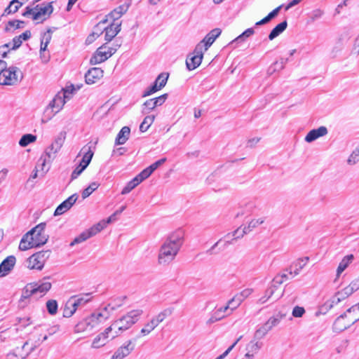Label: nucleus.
<instances>
[{
	"label": "nucleus",
	"mask_w": 359,
	"mask_h": 359,
	"mask_svg": "<svg viewBox=\"0 0 359 359\" xmlns=\"http://www.w3.org/2000/svg\"><path fill=\"white\" fill-rule=\"evenodd\" d=\"M184 238V233L182 229H177L166 237L158 250V265L166 266L175 260L183 245Z\"/></svg>",
	"instance_id": "1"
},
{
	"label": "nucleus",
	"mask_w": 359,
	"mask_h": 359,
	"mask_svg": "<svg viewBox=\"0 0 359 359\" xmlns=\"http://www.w3.org/2000/svg\"><path fill=\"white\" fill-rule=\"evenodd\" d=\"M142 314L143 310L134 309L114 321L111 326L108 327V331L112 332L111 334V338L114 339L118 337L131 327L140 320Z\"/></svg>",
	"instance_id": "2"
},
{
	"label": "nucleus",
	"mask_w": 359,
	"mask_h": 359,
	"mask_svg": "<svg viewBox=\"0 0 359 359\" xmlns=\"http://www.w3.org/2000/svg\"><path fill=\"white\" fill-rule=\"evenodd\" d=\"M73 88L65 89L59 92L46 108L42 118L43 122H47L50 120L57 113H58L64 107L67 101L69 100L73 94Z\"/></svg>",
	"instance_id": "3"
},
{
	"label": "nucleus",
	"mask_w": 359,
	"mask_h": 359,
	"mask_svg": "<svg viewBox=\"0 0 359 359\" xmlns=\"http://www.w3.org/2000/svg\"><path fill=\"white\" fill-rule=\"evenodd\" d=\"M287 280H288L287 274H280L275 276L270 285L264 292V295L259 299V303L262 304L278 299L283 295L280 285Z\"/></svg>",
	"instance_id": "4"
},
{
	"label": "nucleus",
	"mask_w": 359,
	"mask_h": 359,
	"mask_svg": "<svg viewBox=\"0 0 359 359\" xmlns=\"http://www.w3.org/2000/svg\"><path fill=\"white\" fill-rule=\"evenodd\" d=\"M53 2L42 4L34 8L27 7L22 13L25 17H29L33 20L42 22L48 19L53 11Z\"/></svg>",
	"instance_id": "5"
},
{
	"label": "nucleus",
	"mask_w": 359,
	"mask_h": 359,
	"mask_svg": "<svg viewBox=\"0 0 359 359\" xmlns=\"http://www.w3.org/2000/svg\"><path fill=\"white\" fill-rule=\"evenodd\" d=\"M107 318V317L101 312L93 313L88 318L78 323L74 327V332L76 333L90 332Z\"/></svg>",
	"instance_id": "6"
},
{
	"label": "nucleus",
	"mask_w": 359,
	"mask_h": 359,
	"mask_svg": "<svg viewBox=\"0 0 359 359\" xmlns=\"http://www.w3.org/2000/svg\"><path fill=\"white\" fill-rule=\"evenodd\" d=\"M22 73L20 69L15 67L4 68L0 74V85L13 86L20 82L22 79Z\"/></svg>",
	"instance_id": "7"
},
{
	"label": "nucleus",
	"mask_w": 359,
	"mask_h": 359,
	"mask_svg": "<svg viewBox=\"0 0 359 359\" xmlns=\"http://www.w3.org/2000/svg\"><path fill=\"white\" fill-rule=\"evenodd\" d=\"M90 300V297L89 294L72 297L65 304L64 316L67 318L71 317L78 308L84 306Z\"/></svg>",
	"instance_id": "8"
},
{
	"label": "nucleus",
	"mask_w": 359,
	"mask_h": 359,
	"mask_svg": "<svg viewBox=\"0 0 359 359\" xmlns=\"http://www.w3.org/2000/svg\"><path fill=\"white\" fill-rule=\"evenodd\" d=\"M50 255V250L38 252L26 260V266L29 269L41 270Z\"/></svg>",
	"instance_id": "9"
},
{
	"label": "nucleus",
	"mask_w": 359,
	"mask_h": 359,
	"mask_svg": "<svg viewBox=\"0 0 359 359\" xmlns=\"http://www.w3.org/2000/svg\"><path fill=\"white\" fill-rule=\"evenodd\" d=\"M46 224L41 222L30 230L28 233L33 238V241L36 247H39L46 243L48 239V235L46 233L45 229Z\"/></svg>",
	"instance_id": "10"
},
{
	"label": "nucleus",
	"mask_w": 359,
	"mask_h": 359,
	"mask_svg": "<svg viewBox=\"0 0 359 359\" xmlns=\"http://www.w3.org/2000/svg\"><path fill=\"white\" fill-rule=\"evenodd\" d=\"M116 48H111L106 44L100 46L97 49L94 55L90 58V64L96 65L106 61L116 53Z\"/></svg>",
	"instance_id": "11"
},
{
	"label": "nucleus",
	"mask_w": 359,
	"mask_h": 359,
	"mask_svg": "<svg viewBox=\"0 0 359 359\" xmlns=\"http://www.w3.org/2000/svg\"><path fill=\"white\" fill-rule=\"evenodd\" d=\"M65 139V134L60 133L51 143V144L48 147L45 151V156L48 158V161H53L57 154V152L60 150L62 147Z\"/></svg>",
	"instance_id": "12"
},
{
	"label": "nucleus",
	"mask_w": 359,
	"mask_h": 359,
	"mask_svg": "<svg viewBox=\"0 0 359 359\" xmlns=\"http://www.w3.org/2000/svg\"><path fill=\"white\" fill-rule=\"evenodd\" d=\"M202 45H197L194 50L193 55L186 60L187 67L189 70H194L197 68L202 62L204 49L201 48Z\"/></svg>",
	"instance_id": "13"
},
{
	"label": "nucleus",
	"mask_w": 359,
	"mask_h": 359,
	"mask_svg": "<svg viewBox=\"0 0 359 359\" xmlns=\"http://www.w3.org/2000/svg\"><path fill=\"white\" fill-rule=\"evenodd\" d=\"M263 346V343L254 338L245 346V354L243 359H254Z\"/></svg>",
	"instance_id": "14"
},
{
	"label": "nucleus",
	"mask_w": 359,
	"mask_h": 359,
	"mask_svg": "<svg viewBox=\"0 0 359 359\" xmlns=\"http://www.w3.org/2000/svg\"><path fill=\"white\" fill-rule=\"evenodd\" d=\"M134 348L135 345L131 340H128L114 352L110 359H123L128 356Z\"/></svg>",
	"instance_id": "15"
},
{
	"label": "nucleus",
	"mask_w": 359,
	"mask_h": 359,
	"mask_svg": "<svg viewBox=\"0 0 359 359\" xmlns=\"http://www.w3.org/2000/svg\"><path fill=\"white\" fill-rule=\"evenodd\" d=\"M342 300H344V299L340 297L339 292H337L333 297L319 306L318 310L316 312V315L326 314L332 308L334 307V306L337 305Z\"/></svg>",
	"instance_id": "16"
},
{
	"label": "nucleus",
	"mask_w": 359,
	"mask_h": 359,
	"mask_svg": "<svg viewBox=\"0 0 359 359\" xmlns=\"http://www.w3.org/2000/svg\"><path fill=\"white\" fill-rule=\"evenodd\" d=\"M308 260V257H304L296 260L290 265L289 272L287 273H284L283 274H287L288 279L294 278L297 276L301 270L306 266Z\"/></svg>",
	"instance_id": "17"
},
{
	"label": "nucleus",
	"mask_w": 359,
	"mask_h": 359,
	"mask_svg": "<svg viewBox=\"0 0 359 359\" xmlns=\"http://www.w3.org/2000/svg\"><path fill=\"white\" fill-rule=\"evenodd\" d=\"M221 29L219 28L211 30L205 38L197 45H202L201 48L206 51L214 43L216 39L221 34Z\"/></svg>",
	"instance_id": "18"
},
{
	"label": "nucleus",
	"mask_w": 359,
	"mask_h": 359,
	"mask_svg": "<svg viewBox=\"0 0 359 359\" xmlns=\"http://www.w3.org/2000/svg\"><path fill=\"white\" fill-rule=\"evenodd\" d=\"M77 199L78 196L76 194L70 196L67 199H66L57 207V208L55 210L54 215L58 216L66 212L76 203Z\"/></svg>",
	"instance_id": "19"
},
{
	"label": "nucleus",
	"mask_w": 359,
	"mask_h": 359,
	"mask_svg": "<svg viewBox=\"0 0 359 359\" xmlns=\"http://www.w3.org/2000/svg\"><path fill=\"white\" fill-rule=\"evenodd\" d=\"M16 262L15 257L10 255L0 264V278L7 276L14 268Z\"/></svg>",
	"instance_id": "20"
},
{
	"label": "nucleus",
	"mask_w": 359,
	"mask_h": 359,
	"mask_svg": "<svg viewBox=\"0 0 359 359\" xmlns=\"http://www.w3.org/2000/svg\"><path fill=\"white\" fill-rule=\"evenodd\" d=\"M328 130L325 126H320L316 129L310 130L304 137V140L307 143H311L317 139L327 135Z\"/></svg>",
	"instance_id": "21"
},
{
	"label": "nucleus",
	"mask_w": 359,
	"mask_h": 359,
	"mask_svg": "<svg viewBox=\"0 0 359 359\" xmlns=\"http://www.w3.org/2000/svg\"><path fill=\"white\" fill-rule=\"evenodd\" d=\"M28 344L29 343L27 341L21 347L15 348L12 352L7 354L6 359H25L32 350V348L25 350Z\"/></svg>",
	"instance_id": "22"
},
{
	"label": "nucleus",
	"mask_w": 359,
	"mask_h": 359,
	"mask_svg": "<svg viewBox=\"0 0 359 359\" xmlns=\"http://www.w3.org/2000/svg\"><path fill=\"white\" fill-rule=\"evenodd\" d=\"M103 74L104 71L101 68H91L85 75L86 82L88 84L95 83L102 78Z\"/></svg>",
	"instance_id": "23"
},
{
	"label": "nucleus",
	"mask_w": 359,
	"mask_h": 359,
	"mask_svg": "<svg viewBox=\"0 0 359 359\" xmlns=\"http://www.w3.org/2000/svg\"><path fill=\"white\" fill-rule=\"evenodd\" d=\"M358 290L359 276L353 279L348 286L339 291V295L341 299H345Z\"/></svg>",
	"instance_id": "24"
},
{
	"label": "nucleus",
	"mask_w": 359,
	"mask_h": 359,
	"mask_svg": "<svg viewBox=\"0 0 359 359\" xmlns=\"http://www.w3.org/2000/svg\"><path fill=\"white\" fill-rule=\"evenodd\" d=\"M121 22H114L104 29V39L107 41H111L121 31Z\"/></svg>",
	"instance_id": "25"
},
{
	"label": "nucleus",
	"mask_w": 359,
	"mask_h": 359,
	"mask_svg": "<svg viewBox=\"0 0 359 359\" xmlns=\"http://www.w3.org/2000/svg\"><path fill=\"white\" fill-rule=\"evenodd\" d=\"M111 331H108V327L104 330V332L98 334L96 337L93 340L91 347L93 348H99L104 346L107 342V339L111 337Z\"/></svg>",
	"instance_id": "26"
},
{
	"label": "nucleus",
	"mask_w": 359,
	"mask_h": 359,
	"mask_svg": "<svg viewBox=\"0 0 359 359\" xmlns=\"http://www.w3.org/2000/svg\"><path fill=\"white\" fill-rule=\"evenodd\" d=\"M32 289H34V294L39 296L44 295L51 287V283L47 280H44L37 283H32Z\"/></svg>",
	"instance_id": "27"
},
{
	"label": "nucleus",
	"mask_w": 359,
	"mask_h": 359,
	"mask_svg": "<svg viewBox=\"0 0 359 359\" xmlns=\"http://www.w3.org/2000/svg\"><path fill=\"white\" fill-rule=\"evenodd\" d=\"M341 315L346 318V320L351 324V325H352L355 322L359 320V311L355 305H353V306L347 309Z\"/></svg>",
	"instance_id": "28"
},
{
	"label": "nucleus",
	"mask_w": 359,
	"mask_h": 359,
	"mask_svg": "<svg viewBox=\"0 0 359 359\" xmlns=\"http://www.w3.org/2000/svg\"><path fill=\"white\" fill-rule=\"evenodd\" d=\"M130 5V1L125 2L123 4L120 5L110 13V18L113 19L114 21L118 20L123 14H125L128 11Z\"/></svg>",
	"instance_id": "29"
},
{
	"label": "nucleus",
	"mask_w": 359,
	"mask_h": 359,
	"mask_svg": "<svg viewBox=\"0 0 359 359\" xmlns=\"http://www.w3.org/2000/svg\"><path fill=\"white\" fill-rule=\"evenodd\" d=\"M80 153L83 154V157L79 163L87 168L92 160L94 153L92 151L91 147L87 145L84 146L81 149Z\"/></svg>",
	"instance_id": "30"
},
{
	"label": "nucleus",
	"mask_w": 359,
	"mask_h": 359,
	"mask_svg": "<svg viewBox=\"0 0 359 359\" xmlns=\"http://www.w3.org/2000/svg\"><path fill=\"white\" fill-rule=\"evenodd\" d=\"M350 326L351 324L348 322L346 318L341 315L335 320L333 324V330L335 332H341L348 328Z\"/></svg>",
	"instance_id": "31"
},
{
	"label": "nucleus",
	"mask_w": 359,
	"mask_h": 359,
	"mask_svg": "<svg viewBox=\"0 0 359 359\" xmlns=\"http://www.w3.org/2000/svg\"><path fill=\"white\" fill-rule=\"evenodd\" d=\"M130 134V129L128 126L123 127L119 133H118L116 140L115 144L116 145H121L125 144L128 140Z\"/></svg>",
	"instance_id": "32"
},
{
	"label": "nucleus",
	"mask_w": 359,
	"mask_h": 359,
	"mask_svg": "<svg viewBox=\"0 0 359 359\" xmlns=\"http://www.w3.org/2000/svg\"><path fill=\"white\" fill-rule=\"evenodd\" d=\"M173 312L172 308H166L159 312L157 315L153 316L151 319L157 326L165 320V318L170 316Z\"/></svg>",
	"instance_id": "33"
},
{
	"label": "nucleus",
	"mask_w": 359,
	"mask_h": 359,
	"mask_svg": "<svg viewBox=\"0 0 359 359\" xmlns=\"http://www.w3.org/2000/svg\"><path fill=\"white\" fill-rule=\"evenodd\" d=\"M32 237L30 236V235L27 233L21 239L20 245H19V249L20 250H27L28 249L36 248Z\"/></svg>",
	"instance_id": "34"
},
{
	"label": "nucleus",
	"mask_w": 359,
	"mask_h": 359,
	"mask_svg": "<svg viewBox=\"0 0 359 359\" xmlns=\"http://www.w3.org/2000/svg\"><path fill=\"white\" fill-rule=\"evenodd\" d=\"M353 259L354 256L353 255H346L341 259L337 269V278L352 263Z\"/></svg>",
	"instance_id": "35"
},
{
	"label": "nucleus",
	"mask_w": 359,
	"mask_h": 359,
	"mask_svg": "<svg viewBox=\"0 0 359 359\" xmlns=\"http://www.w3.org/2000/svg\"><path fill=\"white\" fill-rule=\"evenodd\" d=\"M287 22L286 20L277 25L270 32L269 35V39L270 41L273 40L275 38L282 34L287 28Z\"/></svg>",
	"instance_id": "36"
},
{
	"label": "nucleus",
	"mask_w": 359,
	"mask_h": 359,
	"mask_svg": "<svg viewBox=\"0 0 359 359\" xmlns=\"http://www.w3.org/2000/svg\"><path fill=\"white\" fill-rule=\"evenodd\" d=\"M265 222V217H261L259 218H254L252 219L247 224L244 225L245 227V229L247 230L248 233H249L256 228H257L259 226L264 224Z\"/></svg>",
	"instance_id": "37"
},
{
	"label": "nucleus",
	"mask_w": 359,
	"mask_h": 359,
	"mask_svg": "<svg viewBox=\"0 0 359 359\" xmlns=\"http://www.w3.org/2000/svg\"><path fill=\"white\" fill-rule=\"evenodd\" d=\"M248 231L245 229V226H241L237 229H236L232 233H229L225 236L226 238L231 239V240H236L238 238H243L244 235L248 234Z\"/></svg>",
	"instance_id": "38"
},
{
	"label": "nucleus",
	"mask_w": 359,
	"mask_h": 359,
	"mask_svg": "<svg viewBox=\"0 0 359 359\" xmlns=\"http://www.w3.org/2000/svg\"><path fill=\"white\" fill-rule=\"evenodd\" d=\"M285 317V315L281 313H278L276 316H271L268 319V320L264 323L266 326L267 329L270 331L273 327L277 326L282 318Z\"/></svg>",
	"instance_id": "39"
},
{
	"label": "nucleus",
	"mask_w": 359,
	"mask_h": 359,
	"mask_svg": "<svg viewBox=\"0 0 359 359\" xmlns=\"http://www.w3.org/2000/svg\"><path fill=\"white\" fill-rule=\"evenodd\" d=\"M158 326L154 322L152 319L146 323L144 325V327L141 329L140 332V337H145L149 335L153 330H155Z\"/></svg>",
	"instance_id": "40"
},
{
	"label": "nucleus",
	"mask_w": 359,
	"mask_h": 359,
	"mask_svg": "<svg viewBox=\"0 0 359 359\" xmlns=\"http://www.w3.org/2000/svg\"><path fill=\"white\" fill-rule=\"evenodd\" d=\"M230 314H231V312L228 313L227 314H224L222 313V310H220V309L218 308L215 311V312L213 313L212 316L208 319L207 323L208 324L214 323L217 321H219V320L223 319L224 318H225L226 316H227Z\"/></svg>",
	"instance_id": "41"
},
{
	"label": "nucleus",
	"mask_w": 359,
	"mask_h": 359,
	"mask_svg": "<svg viewBox=\"0 0 359 359\" xmlns=\"http://www.w3.org/2000/svg\"><path fill=\"white\" fill-rule=\"evenodd\" d=\"M92 236L88 231V230H86L80 233L77 237H76L70 243V246H74L75 245L79 244L82 242H84L87 239L91 238Z\"/></svg>",
	"instance_id": "42"
},
{
	"label": "nucleus",
	"mask_w": 359,
	"mask_h": 359,
	"mask_svg": "<svg viewBox=\"0 0 359 359\" xmlns=\"http://www.w3.org/2000/svg\"><path fill=\"white\" fill-rule=\"evenodd\" d=\"M36 140V136L32 134H25L22 136L19 141V145L22 147H25L31 143Z\"/></svg>",
	"instance_id": "43"
},
{
	"label": "nucleus",
	"mask_w": 359,
	"mask_h": 359,
	"mask_svg": "<svg viewBox=\"0 0 359 359\" xmlns=\"http://www.w3.org/2000/svg\"><path fill=\"white\" fill-rule=\"evenodd\" d=\"M155 119L154 115H149L144 117L143 121L140 126V130L141 132H146L151 125L153 123Z\"/></svg>",
	"instance_id": "44"
},
{
	"label": "nucleus",
	"mask_w": 359,
	"mask_h": 359,
	"mask_svg": "<svg viewBox=\"0 0 359 359\" xmlns=\"http://www.w3.org/2000/svg\"><path fill=\"white\" fill-rule=\"evenodd\" d=\"M280 9V6L277 7L273 11H272L271 13H269V15L267 16H266L264 18H263L260 21L257 22L255 23V25L259 26V25H262L268 23L270 20H271L273 18H274L278 15Z\"/></svg>",
	"instance_id": "45"
},
{
	"label": "nucleus",
	"mask_w": 359,
	"mask_h": 359,
	"mask_svg": "<svg viewBox=\"0 0 359 359\" xmlns=\"http://www.w3.org/2000/svg\"><path fill=\"white\" fill-rule=\"evenodd\" d=\"M107 225L105 224L104 219L100 221L98 223L95 224L93 226H91L88 230L92 237L95 236L97 233L103 230Z\"/></svg>",
	"instance_id": "46"
},
{
	"label": "nucleus",
	"mask_w": 359,
	"mask_h": 359,
	"mask_svg": "<svg viewBox=\"0 0 359 359\" xmlns=\"http://www.w3.org/2000/svg\"><path fill=\"white\" fill-rule=\"evenodd\" d=\"M255 31L252 28H248L245 31H244L241 34L237 36L235 39H233L230 44L233 45L236 42H241L245 40V38L250 37L253 35Z\"/></svg>",
	"instance_id": "47"
},
{
	"label": "nucleus",
	"mask_w": 359,
	"mask_h": 359,
	"mask_svg": "<svg viewBox=\"0 0 359 359\" xmlns=\"http://www.w3.org/2000/svg\"><path fill=\"white\" fill-rule=\"evenodd\" d=\"M140 184V183L138 182V180L135 177H134L132 180L128 182L126 187H123V189L121 191V194L126 195L130 193Z\"/></svg>",
	"instance_id": "48"
},
{
	"label": "nucleus",
	"mask_w": 359,
	"mask_h": 359,
	"mask_svg": "<svg viewBox=\"0 0 359 359\" xmlns=\"http://www.w3.org/2000/svg\"><path fill=\"white\" fill-rule=\"evenodd\" d=\"M99 186L100 184L96 182L90 183V185L83 191L82 198L85 199L87 197H88L94 191H95L99 187Z\"/></svg>",
	"instance_id": "49"
},
{
	"label": "nucleus",
	"mask_w": 359,
	"mask_h": 359,
	"mask_svg": "<svg viewBox=\"0 0 359 359\" xmlns=\"http://www.w3.org/2000/svg\"><path fill=\"white\" fill-rule=\"evenodd\" d=\"M169 74L165 72L160 74L155 80V83H157L158 88H163L167 83Z\"/></svg>",
	"instance_id": "50"
},
{
	"label": "nucleus",
	"mask_w": 359,
	"mask_h": 359,
	"mask_svg": "<svg viewBox=\"0 0 359 359\" xmlns=\"http://www.w3.org/2000/svg\"><path fill=\"white\" fill-rule=\"evenodd\" d=\"M50 163L48 161V158L46 156L44 158H41L39 161L38 164L36 167H39V173L41 175H43L48 170V168L46 167V163Z\"/></svg>",
	"instance_id": "51"
},
{
	"label": "nucleus",
	"mask_w": 359,
	"mask_h": 359,
	"mask_svg": "<svg viewBox=\"0 0 359 359\" xmlns=\"http://www.w3.org/2000/svg\"><path fill=\"white\" fill-rule=\"evenodd\" d=\"M155 105L151 99L146 100L143 104L142 108V113L144 114H147L150 113L152 110L155 109Z\"/></svg>",
	"instance_id": "52"
},
{
	"label": "nucleus",
	"mask_w": 359,
	"mask_h": 359,
	"mask_svg": "<svg viewBox=\"0 0 359 359\" xmlns=\"http://www.w3.org/2000/svg\"><path fill=\"white\" fill-rule=\"evenodd\" d=\"M19 2H17V1L13 0L10 4L8 6V7L5 9L4 13L7 15L11 13H14L19 9L20 4H18Z\"/></svg>",
	"instance_id": "53"
},
{
	"label": "nucleus",
	"mask_w": 359,
	"mask_h": 359,
	"mask_svg": "<svg viewBox=\"0 0 359 359\" xmlns=\"http://www.w3.org/2000/svg\"><path fill=\"white\" fill-rule=\"evenodd\" d=\"M46 308L48 313L51 315H55L57 311V303L55 300H48L46 302Z\"/></svg>",
	"instance_id": "54"
},
{
	"label": "nucleus",
	"mask_w": 359,
	"mask_h": 359,
	"mask_svg": "<svg viewBox=\"0 0 359 359\" xmlns=\"http://www.w3.org/2000/svg\"><path fill=\"white\" fill-rule=\"evenodd\" d=\"M269 332V330L267 329L266 326L264 324L262 325L259 328H258L255 333L254 338L257 339H260L265 337L266 334Z\"/></svg>",
	"instance_id": "55"
},
{
	"label": "nucleus",
	"mask_w": 359,
	"mask_h": 359,
	"mask_svg": "<svg viewBox=\"0 0 359 359\" xmlns=\"http://www.w3.org/2000/svg\"><path fill=\"white\" fill-rule=\"evenodd\" d=\"M34 295V289H32V286L31 284L27 285L24 290L22 291L20 301H24L25 299L29 298L30 296Z\"/></svg>",
	"instance_id": "56"
},
{
	"label": "nucleus",
	"mask_w": 359,
	"mask_h": 359,
	"mask_svg": "<svg viewBox=\"0 0 359 359\" xmlns=\"http://www.w3.org/2000/svg\"><path fill=\"white\" fill-rule=\"evenodd\" d=\"M253 292V290L252 288H245L241 292L236 294V297L243 302L246 298H248L251 294Z\"/></svg>",
	"instance_id": "57"
},
{
	"label": "nucleus",
	"mask_w": 359,
	"mask_h": 359,
	"mask_svg": "<svg viewBox=\"0 0 359 359\" xmlns=\"http://www.w3.org/2000/svg\"><path fill=\"white\" fill-rule=\"evenodd\" d=\"M24 24H25V22L21 20L9 21L7 25L6 29L11 30V29H16L22 28L24 27Z\"/></svg>",
	"instance_id": "58"
},
{
	"label": "nucleus",
	"mask_w": 359,
	"mask_h": 359,
	"mask_svg": "<svg viewBox=\"0 0 359 359\" xmlns=\"http://www.w3.org/2000/svg\"><path fill=\"white\" fill-rule=\"evenodd\" d=\"M161 89V88H158L157 83H156L154 82L152 86H149L144 91V93L142 94V97H145L149 96V95H152L153 93L160 90Z\"/></svg>",
	"instance_id": "59"
},
{
	"label": "nucleus",
	"mask_w": 359,
	"mask_h": 359,
	"mask_svg": "<svg viewBox=\"0 0 359 359\" xmlns=\"http://www.w3.org/2000/svg\"><path fill=\"white\" fill-rule=\"evenodd\" d=\"M151 174L152 172L147 167L145 169H144L140 174H138L135 177V178L138 180L140 183H141L143 180L148 178Z\"/></svg>",
	"instance_id": "60"
},
{
	"label": "nucleus",
	"mask_w": 359,
	"mask_h": 359,
	"mask_svg": "<svg viewBox=\"0 0 359 359\" xmlns=\"http://www.w3.org/2000/svg\"><path fill=\"white\" fill-rule=\"evenodd\" d=\"M242 302L239 299L236 297L235 295L231 299H230L227 304L228 306H230V312L231 313L237 308L238 307Z\"/></svg>",
	"instance_id": "61"
},
{
	"label": "nucleus",
	"mask_w": 359,
	"mask_h": 359,
	"mask_svg": "<svg viewBox=\"0 0 359 359\" xmlns=\"http://www.w3.org/2000/svg\"><path fill=\"white\" fill-rule=\"evenodd\" d=\"M243 336L241 335L233 343L229 346L222 354L217 357L215 359H224L235 347V346L238 343V341L242 339Z\"/></svg>",
	"instance_id": "62"
},
{
	"label": "nucleus",
	"mask_w": 359,
	"mask_h": 359,
	"mask_svg": "<svg viewBox=\"0 0 359 359\" xmlns=\"http://www.w3.org/2000/svg\"><path fill=\"white\" fill-rule=\"evenodd\" d=\"M86 168V167H84L83 165H81L79 163V165H77L75 168V169L73 170V172L71 175V179L72 180L76 179Z\"/></svg>",
	"instance_id": "63"
},
{
	"label": "nucleus",
	"mask_w": 359,
	"mask_h": 359,
	"mask_svg": "<svg viewBox=\"0 0 359 359\" xmlns=\"http://www.w3.org/2000/svg\"><path fill=\"white\" fill-rule=\"evenodd\" d=\"M168 96V94L165 93L159 97L151 99L155 105V107L161 106L165 102Z\"/></svg>",
	"instance_id": "64"
}]
</instances>
